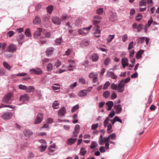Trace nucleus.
<instances>
[{"label": "nucleus", "mask_w": 159, "mask_h": 159, "mask_svg": "<svg viewBox=\"0 0 159 159\" xmlns=\"http://www.w3.org/2000/svg\"><path fill=\"white\" fill-rule=\"evenodd\" d=\"M110 142L111 143L114 144L115 143V142L112 141H110L108 137H104L103 139V143H108Z\"/></svg>", "instance_id": "nucleus-31"}, {"label": "nucleus", "mask_w": 159, "mask_h": 159, "mask_svg": "<svg viewBox=\"0 0 159 159\" xmlns=\"http://www.w3.org/2000/svg\"><path fill=\"white\" fill-rule=\"evenodd\" d=\"M87 152V151L85 149L84 147H82L80 148L79 154L80 155L84 156L86 154Z\"/></svg>", "instance_id": "nucleus-28"}, {"label": "nucleus", "mask_w": 159, "mask_h": 159, "mask_svg": "<svg viewBox=\"0 0 159 159\" xmlns=\"http://www.w3.org/2000/svg\"><path fill=\"white\" fill-rule=\"evenodd\" d=\"M70 16H69L67 14H64L61 17V19L62 20H65L66 19L70 18Z\"/></svg>", "instance_id": "nucleus-52"}, {"label": "nucleus", "mask_w": 159, "mask_h": 159, "mask_svg": "<svg viewBox=\"0 0 159 159\" xmlns=\"http://www.w3.org/2000/svg\"><path fill=\"white\" fill-rule=\"evenodd\" d=\"M110 94V92L109 91H106L103 93V96L106 98L109 97Z\"/></svg>", "instance_id": "nucleus-37"}, {"label": "nucleus", "mask_w": 159, "mask_h": 159, "mask_svg": "<svg viewBox=\"0 0 159 159\" xmlns=\"http://www.w3.org/2000/svg\"><path fill=\"white\" fill-rule=\"evenodd\" d=\"M31 74L34 73L37 75H40L42 73L43 71L40 69L39 68L36 69H32L30 70Z\"/></svg>", "instance_id": "nucleus-12"}, {"label": "nucleus", "mask_w": 159, "mask_h": 159, "mask_svg": "<svg viewBox=\"0 0 159 159\" xmlns=\"http://www.w3.org/2000/svg\"><path fill=\"white\" fill-rule=\"evenodd\" d=\"M33 22L35 24H39L41 23V20L39 17L36 16H35V18L33 20Z\"/></svg>", "instance_id": "nucleus-23"}, {"label": "nucleus", "mask_w": 159, "mask_h": 159, "mask_svg": "<svg viewBox=\"0 0 159 159\" xmlns=\"http://www.w3.org/2000/svg\"><path fill=\"white\" fill-rule=\"evenodd\" d=\"M12 94L11 93H9L5 95L3 98L2 100V102L4 103H8L9 101L11 99Z\"/></svg>", "instance_id": "nucleus-8"}, {"label": "nucleus", "mask_w": 159, "mask_h": 159, "mask_svg": "<svg viewBox=\"0 0 159 159\" xmlns=\"http://www.w3.org/2000/svg\"><path fill=\"white\" fill-rule=\"evenodd\" d=\"M108 137L109 139L110 140V139L113 140H115L116 138V134L114 133L111 134L108 136Z\"/></svg>", "instance_id": "nucleus-34"}, {"label": "nucleus", "mask_w": 159, "mask_h": 159, "mask_svg": "<svg viewBox=\"0 0 159 159\" xmlns=\"http://www.w3.org/2000/svg\"><path fill=\"white\" fill-rule=\"evenodd\" d=\"M98 76V74L97 73H92L90 74L89 75V78H93L95 76Z\"/></svg>", "instance_id": "nucleus-59"}, {"label": "nucleus", "mask_w": 159, "mask_h": 159, "mask_svg": "<svg viewBox=\"0 0 159 159\" xmlns=\"http://www.w3.org/2000/svg\"><path fill=\"white\" fill-rule=\"evenodd\" d=\"M92 27V25H90L88 28H84L79 29L78 31L79 34L80 35H82L86 34L88 33L89 30Z\"/></svg>", "instance_id": "nucleus-3"}, {"label": "nucleus", "mask_w": 159, "mask_h": 159, "mask_svg": "<svg viewBox=\"0 0 159 159\" xmlns=\"http://www.w3.org/2000/svg\"><path fill=\"white\" fill-rule=\"evenodd\" d=\"M24 35L23 34H20L19 35V39H17V41L18 42V43L20 44H22V43H23V42L21 41V40L23 39H24Z\"/></svg>", "instance_id": "nucleus-33"}, {"label": "nucleus", "mask_w": 159, "mask_h": 159, "mask_svg": "<svg viewBox=\"0 0 159 159\" xmlns=\"http://www.w3.org/2000/svg\"><path fill=\"white\" fill-rule=\"evenodd\" d=\"M54 48L52 47L48 48L46 51V53L47 56H49L52 54Z\"/></svg>", "instance_id": "nucleus-25"}, {"label": "nucleus", "mask_w": 159, "mask_h": 159, "mask_svg": "<svg viewBox=\"0 0 159 159\" xmlns=\"http://www.w3.org/2000/svg\"><path fill=\"white\" fill-rule=\"evenodd\" d=\"M130 77H129L127 79L122 80L117 85V91L120 93L123 92L124 90L125 85L130 81Z\"/></svg>", "instance_id": "nucleus-2"}, {"label": "nucleus", "mask_w": 159, "mask_h": 159, "mask_svg": "<svg viewBox=\"0 0 159 159\" xmlns=\"http://www.w3.org/2000/svg\"><path fill=\"white\" fill-rule=\"evenodd\" d=\"M122 64L123 68H125V66H128L129 64L128 59L126 58H122Z\"/></svg>", "instance_id": "nucleus-18"}, {"label": "nucleus", "mask_w": 159, "mask_h": 159, "mask_svg": "<svg viewBox=\"0 0 159 159\" xmlns=\"http://www.w3.org/2000/svg\"><path fill=\"white\" fill-rule=\"evenodd\" d=\"M53 67V65L51 63L48 64L47 66V71H50L52 70Z\"/></svg>", "instance_id": "nucleus-45"}, {"label": "nucleus", "mask_w": 159, "mask_h": 159, "mask_svg": "<svg viewBox=\"0 0 159 159\" xmlns=\"http://www.w3.org/2000/svg\"><path fill=\"white\" fill-rule=\"evenodd\" d=\"M143 26V25L142 24L140 23L139 24L137 27V31L139 32H140L142 29Z\"/></svg>", "instance_id": "nucleus-56"}, {"label": "nucleus", "mask_w": 159, "mask_h": 159, "mask_svg": "<svg viewBox=\"0 0 159 159\" xmlns=\"http://www.w3.org/2000/svg\"><path fill=\"white\" fill-rule=\"evenodd\" d=\"M26 91L28 93H31L34 92L35 90V88L33 86H27Z\"/></svg>", "instance_id": "nucleus-26"}, {"label": "nucleus", "mask_w": 159, "mask_h": 159, "mask_svg": "<svg viewBox=\"0 0 159 159\" xmlns=\"http://www.w3.org/2000/svg\"><path fill=\"white\" fill-rule=\"evenodd\" d=\"M87 94V90H81L78 93V95L80 97H84Z\"/></svg>", "instance_id": "nucleus-24"}, {"label": "nucleus", "mask_w": 159, "mask_h": 159, "mask_svg": "<svg viewBox=\"0 0 159 159\" xmlns=\"http://www.w3.org/2000/svg\"><path fill=\"white\" fill-rule=\"evenodd\" d=\"M80 130V126L79 125H76L75 127L74 131L73 132V137H76L79 133Z\"/></svg>", "instance_id": "nucleus-14"}, {"label": "nucleus", "mask_w": 159, "mask_h": 159, "mask_svg": "<svg viewBox=\"0 0 159 159\" xmlns=\"http://www.w3.org/2000/svg\"><path fill=\"white\" fill-rule=\"evenodd\" d=\"M117 97L116 94L114 91H113L111 96V99L112 100H113L116 98Z\"/></svg>", "instance_id": "nucleus-51"}, {"label": "nucleus", "mask_w": 159, "mask_h": 159, "mask_svg": "<svg viewBox=\"0 0 159 159\" xmlns=\"http://www.w3.org/2000/svg\"><path fill=\"white\" fill-rule=\"evenodd\" d=\"M103 12V8H99L97 9L96 10V13L97 14L101 15L102 14Z\"/></svg>", "instance_id": "nucleus-43"}, {"label": "nucleus", "mask_w": 159, "mask_h": 159, "mask_svg": "<svg viewBox=\"0 0 159 159\" xmlns=\"http://www.w3.org/2000/svg\"><path fill=\"white\" fill-rule=\"evenodd\" d=\"M114 108L115 110L116 114H119L121 111L122 108L120 105H115Z\"/></svg>", "instance_id": "nucleus-16"}, {"label": "nucleus", "mask_w": 159, "mask_h": 159, "mask_svg": "<svg viewBox=\"0 0 159 159\" xmlns=\"http://www.w3.org/2000/svg\"><path fill=\"white\" fill-rule=\"evenodd\" d=\"M115 112L113 110L111 111L109 113L108 117L112 118L115 115Z\"/></svg>", "instance_id": "nucleus-63"}, {"label": "nucleus", "mask_w": 159, "mask_h": 159, "mask_svg": "<svg viewBox=\"0 0 159 159\" xmlns=\"http://www.w3.org/2000/svg\"><path fill=\"white\" fill-rule=\"evenodd\" d=\"M18 87L19 89H20L24 90L25 91L26 90V88H27L26 86L25 85H23L22 84L19 85Z\"/></svg>", "instance_id": "nucleus-48"}, {"label": "nucleus", "mask_w": 159, "mask_h": 159, "mask_svg": "<svg viewBox=\"0 0 159 159\" xmlns=\"http://www.w3.org/2000/svg\"><path fill=\"white\" fill-rule=\"evenodd\" d=\"M102 17L96 15L95 16L93 19V21L94 25H96L101 22Z\"/></svg>", "instance_id": "nucleus-5"}, {"label": "nucleus", "mask_w": 159, "mask_h": 159, "mask_svg": "<svg viewBox=\"0 0 159 159\" xmlns=\"http://www.w3.org/2000/svg\"><path fill=\"white\" fill-rule=\"evenodd\" d=\"M77 115L76 114H75L73 116V119L74 120L72 121L73 123L75 124L78 122V120L77 119Z\"/></svg>", "instance_id": "nucleus-46"}, {"label": "nucleus", "mask_w": 159, "mask_h": 159, "mask_svg": "<svg viewBox=\"0 0 159 159\" xmlns=\"http://www.w3.org/2000/svg\"><path fill=\"white\" fill-rule=\"evenodd\" d=\"M134 43L133 41L130 42L129 44L128 50H130L133 48Z\"/></svg>", "instance_id": "nucleus-57"}, {"label": "nucleus", "mask_w": 159, "mask_h": 159, "mask_svg": "<svg viewBox=\"0 0 159 159\" xmlns=\"http://www.w3.org/2000/svg\"><path fill=\"white\" fill-rule=\"evenodd\" d=\"M110 61V58L108 57L106 58L104 60V64L105 65H107Z\"/></svg>", "instance_id": "nucleus-62"}, {"label": "nucleus", "mask_w": 159, "mask_h": 159, "mask_svg": "<svg viewBox=\"0 0 159 159\" xmlns=\"http://www.w3.org/2000/svg\"><path fill=\"white\" fill-rule=\"evenodd\" d=\"M142 18V15L139 13L136 17V20L137 21H139Z\"/></svg>", "instance_id": "nucleus-49"}, {"label": "nucleus", "mask_w": 159, "mask_h": 159, "mask_svg": "<svg viewBox=\"0 0 159 159\" xmlns=\"http://www.w3.org/2000/svg\"><path fill=\"white\" fill-rule=\"evenodd\" d=\"M111 88L112 90H117V85L115 83H113L111 84Z\"/></svg>", "instance_id": "nucleus-47"}, {"label": "nucleus", "mask_w": 159, "mask_h": 159, "mask_svg": "<svg viewBox=\"0 0 159 159\" xmlns=\"http://www.w3.org/2000/svg\"><path fill=\"white\" fill-rule=\"evenodd\" d=\"M14 34V33L12 31H10L8 32L7 33V35L9 37H11Z\"/></svg>", "instance_id": "nucleus-64"}, {"label": "nucleus", "mask_w": 159, "mask_h": 159, "mask_svg": "<svg viewBox=\"0 0 159 159\" xmlns=\"http://www.w3.org/2000/svg\"><path fill=\"white\" fill-rule=\"evenodd\" d=\"M98 146V144L96 142H93L91 143L90 148L92 149H93L97 147Z\"/></svg>", "instance_id": "nucleus-40"}, {"label": "nucleus", "mask_w": 159, "mask_h": 159, "mask_svg": "<svg viewBox=\"0 0 159 159\" xmlns=\"http://www.w3.org/2000/svg\"><path fill=\"white\" fill-rule=\"evenodd\" d=\"M12 114L10 112H7L3 114L2 116V118L4 120H9L11 118Z\"/></svg>", "instance_id": "nucleus-9"}, {"label": "nucleus", "mask_w": 159, "mask_h": 159, "mask_svg": "<svg viewBox=\"0 0 159 159\" xmlns=\"http://www.w3.org/2000/svg\"><path fill=\"white\" fill-rule=\"evenodd\" d=\"M52 21L54 24L58 25H60L61 23V20L57 17H54L52 19Z\"/></svg>", "instance_id": "nucleus-17"}, {"label": "nucleus", "mask_w": 159, "mask_h": 159, "mask_svg": "<svg viewBox=\"0 0 159 159\" xmlns=\"http://www.w3.org/2000/svg\"><path fill=\"white\" fill-rule=\"evenodd\" d=\"M79 108V105H77L74 106L71 109V111L72 112H74L77 111Z\"/></svg>", "instance_id": "nucleus-54"}, {"label": "nucleus", "mask_w": 159, "mask_h": 159, "mask_svg": "<svg viewBox=\"0 0 159 159\" xmlns=\"http://www.w3.org/2000/svg\"><path fill=\"white\" fill-rule=\"evenodd\" d=\"M76 139V138L68 139L67 140V143L68 145H71L75 142Z\"/></svg>", "instance_id": "nucleus-20"}, {"label": "nucleus", "mask_w": 159, "mask_h": 159, "mask_svg": "<svg viewBox=\"0 0 159 159\" xmlns=\"http://www.w3.org/2000/svg\"><path fill=\"white\" fill-rule=\"evenodd\" d=\"M3 65L4 67L8 70H10L11 67L10 65L6 62H3Z\"/></svg>", "instance_id": "nucleus-41"}, {"label": "nucleus", "mask_w": 159, "mask_h": 159, "mask_svg": "<svg viewBox=\"0 0 159 159\" xmlns=\"http://www.w3.org/2000/svg\"><path fill=\"white\" fill-rule=\"evenodd\" d=\"M91 59L93 61H97L99 59L98 56L97 54L94 53L92 56Z\"/></svg>", "instance_id": "nucleus-29"}, {"label": "nucleus", "mask_w": 159, "mask_h": 159, "mask_svg": "<svg viewBox=\"0 0 159 159\" xmlns=\"http://www.w3.org/2000/svg\"><path fill=\"white\" fill-rule=\"evenodd\" d=\"M145 39L144 37H142L139 38L137 39V43H142L144 42Z\"/></svg>", "instance_id": "nucleus-36"}, {"label": "nucleus", "mask_w": 159, "mask_h": 159, "mask_svg": "<svg viewBox=\"0 0 159 159\" xmlns=\"http://www.w3.org/2000/svg\"><path fill=\"white\" fill-rule=\"evenodd\" d=\"M110 83L109 81H107L104 84L103 89H107L108 87L110 86Z\"/></svg>", "instance_id": "nucleus-44"}, {"label": "nucleus", "mask_w": 159, "mask_h": 159, "mask_svg": "<svg viewBox=\"0 0 159 159\" xmlns=\"http://www.w3.org/2000/svg\"><path fill=\"white\" fill-rule=\"evenodd\" d=\"M61 64V62L59 60H57V62L55 63L54 66H56L57 68L59 67Z\"/></svg>", "instance_id": "nucleus-60"}, {"label": "nucleus", "mask_w": 159, "mask_h": 159, "mask_svg": "<svg viewBox=\"0 0 159 159\" xmlns=\"http://www.w3.org/2000/svg\"><path fill=\"white\" fill-rule=\"evenodd\" d=\"M107 76L108 77H111L112 79H116L117 77L113 72L110 71L107 72Z\"/></svg>", "instance_id": "nucleus-27"}, {"label": "nucleus", "mask_w": 159, "mask_h": 159, "mask_svg": "<svg viewBox=\"0 0 159 159\" xmlns=\"http://www.w3.org/2000/svg\"><path fill=\"white\" fill-rule=\"evenodd\" d=\"M146 4V2L145 0H142L139 2V6L140 7L145 6Z\"/></svg>", "instance_id": "nucleus-50"}, {"label": "nucleus", "mask_w": 159, "mask_h": 159, "mask_svg": "<svg viewBox=\"0 0 159 159\" xmlns=\"http://www.w3.org/2000/svg\"><path fill=\"white\" fill-rule=\"evenodd\" d=\"M100 27L99 26L97 25L93 28V30L95 31L94 33V34H100V31L99 30Z\"/></svg>", "instance_id": "nucleus-30"}, {"label": "nucleus", "mask_w": 159, "mask_h": 159, "mask_svg": "<svg viewBox=\"0 0 159 159\" xmlns=\"http://www.w3.org/2000/svg\"><path fill=\"white\" fill-rule=\"evenodd\" d=\"M25 34L27 37H30L31 36V34L30 31V30L29 28L26 29L25 31Z\"/></svg>", "instance_id": "nucleus-42"}, {"label": "nucleus", "mask_w": 159, "mask_h": 159, "mask_svg": "<svg viewBox=\"0 0 159 159\" xmlns=\"http://www.w3.org/2000/svg\"><path fill=\"white\" fill-rule=\"evenodd\" d=\"M61 88V85L59 84L56 83L53 84L52 87V89L55 92H58L60 89Z\"/></svg>", "instance_id": "nucleus-15"}, {"label": "nucleus", "mask_w": 159, "mask_h": 159, "mask_svg": "<svg viewBox=\"0 0 159 159\" xmlns=\"http://www.w3.org/2000/svg\"><path fill=\"white\" fill-rule=\"evenodd\" d=\"M17 48L16 45L14 44H11L7 47L6 51L14 52L16 51Z\"/></svg>", "instance_id": "nucleus-7"}, {"label": "nucleus", "mask_w": 159, "mask_h": 159, "mask_svg": "<svg viewBox=\"0 0 159 159\" xmlns=\"http://www.w3.org/2000/svg\"><path fill=\"white\" fill-rule=\"evenodd\" d=\"M144 51L143 50H139L136 54V57L137 59H139L142 57V55Z\"/></svg>", "instance_id": "nucleus-32"}, {"label": "nucleus", "mask_w": 159, "mask_h": 159, "mask_svg": "<svg viewBox=\"0 0 159 159\" xmlns=\"http://www.w3.org/2000/svg\"><path fill=\"white\" fill-rule=\"evenodd\" d=\"M30 99V97L29 95L27 94H24L21 95L19 99L20 101L22 102H28Z\"/></svg>", "instance_id": "nucleus-6"}, {"label": "nucleus", "mask_w": 159, "mask_h": 159, "mask_svg": "<svg viewBox=\"0 0 159 159\" xmlns=\"http://www.w3.org/2000/svg\"><path fill=\"white\" fill-rule=\"evenodd\" d=\"M42 32V29L40 28H39L38 30L35 31L34 34V37L37 38L40 36Z\"/></svg>", "instance_id": "nucleus-21"}, {"label": "nucleus", "mask_w": 159, "mask_h": 159, "mask_svg": "<svg viewBox=\"0 0 159 159\" xmlns=\"http://www.w3.org/2000/svg\"><path fill=\"white\" fill-rule=\"evenodd\" d=\"M43 117V114L42 113H39L38 115L35 120V124L40 123L42 120Z\"/></svg>", "instance_id": "nucleus-11"}, {"label": "nucleus", "mask_w": 159, "mask_h": 159, "mask_svg": "<svg viewBox=\"0 0 159 159\" xmlns=\"http://www.w3.org/2000/svg\"><path fill=\"white\" fill-rule=\"evenodd\" d=\"M23 134L27 138H29L33 134V133L29 129H25L23 131Z\"/></svg>", "instance_id": "nucleus-13"}, {"label": "nucleus", "mask_w": 159, "mask_h": 159, "mask_svg": "<svg viewBox=\"0 0 159 159\" xmlns=\"http://www.w3.org/2000/svg\"><path fill=\"white\" fill-rule=\"evenodd\" d=\"M99 144L100 145H102L103 143V139H102V136L101 134L98 140Z\"/></svg>", "instance_id": "nucleus-53"}, {"label": "nucleus", "mask_w": 159, "mask_h": 159, "mask_svg": "<svg viewBox=\"0 0 159 159\" xmlns=\"http://www.w3.org/2000/svg\"><path fill=\"white\" fill-rule=\"evenodd\" d=\"M47 148V146H41L40 147V151L41 152L44 151Z\"/></svg>", "instance_id": "nucleus-55"}, {"label": "nucleus", "mask_w": 159, "mask_h": 159, "mask_svg": "<svg viewBox=\"0 0 159 159\" xmlns=\"http://www.w3.org/2000/svg\"><path fill=\"white\" fill-rule=\"evenodd\" d=\"M47 10L48 13L51 14L53 10V7L52 6H49L47 7Z\"/></svg>", "instance_id": "nucleus-38"}, {"label": "nucleus", "mask_w": 159, "mask_h": 159, "mask_svg": "<svg viewBox=\"0 0 159 159\" xmlns=\"http://www.w3.org/2000/svg\"><path fill=\"white\" fill-rule=\"evenodd\" d=\"M66 113V110L64 107H62L58 112V115L60 116H63Z\"/></svg>", "instance_id": "nucleus-19"}, {"label": "nucleus", "mask_w": 159, "mask_h": 159, "mask_svg": "<svg viewBox=\"0 0 159 159\" xmlns=\"http://www.w3.org/2000/svg\"><path fill=\"white\" fill-rule=\"evenodd\" d=\"M128 39V35L127 34H125L122 36V41L125 42Z\"/></svg>", "instance_id": "nucleus-58"}, {"label": "nucleus", "mask_w": 159, "mask_h": 159, "mask_svg": "<svg viewBox=\"0 0 159 159\" xmlns=\"http://www.w3.org/2000/svg\"><path fill=\"white\" fill-rule=\"evenodd\" d=\"M116 122L115 120H110L108 117H107L103 122L104 126L105 127H107V133L111 134L112 132V125L114 124Z\"/></svg>", "instance_id": "nucleus-1"}, {"label": "nucleus", "mask_w": 159, "mask_h": 159, "mask_svg": "<svg viewBox=\"0 0 159 159\" xmlns=\"http://www.w3.org/2000/svg\"><path fill=\"white\" fill-rule=\"evenodd\" d=\"M115 37V35H110L107 39V42L110 43L113 39Z\"/></svg>", "instance_id": "nucleus-35"}, {"label": "nucleus", "mask_w": 159, "mask_h": 159, "mask_svg": "<svg viewBox=\"0 0 159 159\" xmlns=\"http://www.w3.org/2000/svg\"><path fill=\"white\" fill-rule=\"evenodd\" d=\"M6 73L5 70L3 69H0V76H3Z\"/></svg>", "instance_id": "nucleus-61"}, {"label": "nucleus", "mask_w": 159, "mask_h": 159, "mask_svg": "<svg viewBox=\"0 0 159 159\" xmlns=\"http://www.w3.org/2000/svg\"><path fill=\"white\" fill-rule=\"evenodd\" d=\"M106 104L108 107V108L107 109V110L109 111L112 108L113 105V103L111 101H109L106 102Z\"/></svg>", "instance_id": "nucleus-22"}, {"label": "nucleus", "mask_w": 159, "mask_h": 159, "mask_svg": "<svg viewBox=\"0 0 159 159\" xmlns=\"http://www.w3.org/2000/svg\"><path fill=\"white\" fill-rule=\"evenodd\" d=\"M59 105V103L58 101H55L52 104V107L54 109H57Z\"/></svg>", "instance_id": "nucleus-39"}, {"label": "nucleus", "mask_w": 159, "mask_h": 159, "mask_svg": "<svg viewBox=\"0 0 159 159\" xmlns=\"http://www.w3.org/2000/svg\"><path fill=\"white\" fill-rule=\"evenodd\" d=\"M7 44L6 43H3L2 45L1 48V52L0 53V55L4 54V56L7 58L10 57L11 56L10 55L7 54L6 53L7 52L6 51V50L5 51V50L6 48Z\"/></svg>", "instance_id": "nucleus-4"}, {"label": "nucleus", "mask_w": 159, "mask_h": 159, "mask_svg": "<svg viewBox=\"0 0 159 159\" xmlns=\"http://www.w3.org/2000/svg\"><path fill=\"white\" fill-rule=\"evenodd\" d=\"M69 66L68 67V69L69 70H72L75 68V63L74 61L72 60H69L68 61Z\"/></svg>", "instance_id": "nucleus-10"}]
</instances>
